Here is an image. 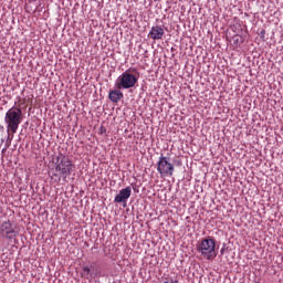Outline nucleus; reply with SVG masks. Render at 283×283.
<instances>
[{
	"instance_id": "obj_9",
	"label": "nucleus",
	"mask_w": 283,
	"mask_h": 283,
	"mask_svg": "<svg viewBox=\"0 0 283 283\" xmlns=\"http://www.w3.org/2000/svg\"><path fill=\"white\" fill-rule=\"evenodd\" d=\"M123 96L124 95L123 92H120V88L113 90L108 94V98L109 101H112V103H118L123 98Z\"/></svg>"
},
{
	"instance_id": "obj_4",
	"label": "nucleus",
	"mask_w": 283,
	"mask_h": 283,
	"mask_svg": "<svg viewBox=\"0 0 283 283\" xmlns=\"http://www.w3.org/2000/svg\"><path fill=\"white\" fill-rule=\"evenodd\" d=\"M197 251L201 253L206 260H216V256L218 255L216 253V239L208 237L201 240Z\"/></svg>"
},
{
	"instance_id": "obj_8",
	"label": "nucleus",
	"mask_w": 283,
	"mask_h": 283,
	"mask_svg": "<svg viewBox=\"0 0 283 283\" xmlns=\"http://www.w3.org/2000/svg\"><path fill=\"white\" fill-rule=\"evenodd\" d=\"M148 36L153 39L154 41H160L163 36H165V29H163L159 25L153 27Z\"/></svg>"
},
{
	"instance_id": "obj_3",
	"label": "nucleus",
	"mask_w": 283,
	"mask_h": 283,
	"mask_svg": "<svg viewBox=\"0 0 283 283\" xmlns=\"http://www.w3.org/2000/svg\"><path fill=\"white\" fill-rule=\"evenodd\" d=\"M132 72H136V69L126 70L117 77L115 81V87H117V90H132V87H136L138 76L134 75Z\"/></svg>"
},
{
	"instance_id": "obj_7",
	"label": "nucleus",
	"mask_w": 283,
	"mask_h": 283,
	"mask_svg": "<svg viewBox=\"0 0 283 283\" xmlns=\"http://www.w3.org/2000/svg\"><path fill=\"white\" fill-rule=\"evenodd\" d=\"M132 197V187H126L119 191V193L115 197L114 202H127Z\"/></svg>"
},
{
	"instance_id": "obj_2",
	"label": "nucleus",
	"mask_w": 283,
	"mask_h": 283,
	"mask_svg": "<svg viewBox=\"0 0 283 283\" xmlns=\"http://www.w3.org/2000/svg\"><path fill=\"white\" fill-rule=\"evenodd\" d=\"M4 123L7 125L8 134H17L19 132V125L23 123V111L21 104L19 106H12L4 115Z\"/></svg>"
},
{
	"instance_id": "obj_1",
	"label": "nucleus",
	"mask_w": 283,
	"mask_h": 283,
	"mask_svg": "<svg viewBox=\"0 0 283 283\" xmlns=\"http://www.w3.org/2000/svg\"><path fill=\"white\" fill-rule=\"evenodd\" d=\"M74 168L75 166L72 163V159L63 154H60L56 157L54 169L51 170V180H54V182H61V178L62 180H67V177L72 176Z\"/></svg>"
},
{
	"instance_id": "obj_5",
	"label": "nucleus",
	"mask_w": 283,
	"mask_h": 283,
	"mask_svg": "<svg viewBox=\"0 0 283 283\" xmlns=\"http://www.w3.org/2000/svg\"><path fill=\"white\" fill-rule=\"evenodd\" d=\"M157 171L161 178H171L174 176V164L169 163L167 157L160 156L157 163Z\"/></svg>"
},
{
	"instance_id": "obj_6",
	"label": "nucleus",
	"mask_w": 283,
	"mask_h": 283,
	"mask_svg": "<svg viewBox=\"0 0 283 283\" xmlns=\"http://www.w3.org/2000/svg\"><path fill=\"white\" fill-rule=\"evenodd\" d=\"M0 235L4 240H14L17 238V230L10 220H7L0 226Z\"/></svg>"
},
{
	"instance_id": "obj_10",
	"label": "nucleus",
	"mask_w": 283,
	"mask_h": 283,
	"mask_svg": "<svg viewBox=\"0 0 283 283\" xmlns=\"http://www.w3.org/2000/svg\"><path fill=\"white\" fill-rule=\"evenodd\" d=\"M83 272H84L86 275H90V273H92V270L90 269V266H83Z\"/></svg>"
}]
</instances>
